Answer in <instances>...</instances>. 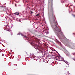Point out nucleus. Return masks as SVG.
Masks as SVG:
<instances>
[{
    "mask_svg": "<svg viewBox=\"0 0 75 75\" xmlns=\"http://www.w3.org/2000/svg\"><path fill=\"white\" fill-rule=\"evenodd\" d=\"M50 15L52 17V20L53 22L55 24V25L56 27L57 28V32H59V33L60 34H63V33L61 32V31L58 27H57V22L56 21V18H55V15L54 14V11H53V8L52 7L51 8V10L50 11Z\"/></svg>",
    "mask_w": 75,
    "mask_h": 75,
    "instance_id": "f257e3e1",
    "label": "nucleus"
},
{
    "mask_svg": "<svg viewBox=\"0 0 75 75\" xmlns=\"http://www.w3.org/2000/svg\"><path fill=\"white\" fill-rule=\"evenodd\" d=\"M56 59L57 60H59V61H62L63 60V58L61 57H60L59 56L57 57H56Z\"/></svg>",
    "mask_w": 75,
    "mask_h": 75,
    "instance_id": "f03ea898",
    "label": "nucleus"
},
{
    "mask_svg": "<svg viewBox=\"0 0 75 75\" xmlns=\"http://www.w3.org/2000/svg\"><path fill=\"white\" fill-rule=\"evenodd\" d=\"M14 14L15 15H17V16H18V15H19V13L18 12H16L14 13Z\"/></svg>",
    "mask_w": 75,
    "mask_h": 75,
    "instance_id": "7ed1b4c3",
    "label": "nucleus"
},
{
    "mask_svg": "<svg viewBox=\"0 0 75 75\" xmlns=\"http://www.w3.org/2000/svg\"><path fill=\"white\" fill-rule=\"evenodd\" d=\"M65 0H62L61 1L62 3H64L65 2Z\"/></svg>",
    "mask_w": 75,
    "mask_h": 75,
    "instance_id": "20e7f679",
    "label": "nucleus"
},
{
    "mask_svg": "<svg viewBox=\"0 0 75 75\" xmlns=\"http://www.w3.org/2000/svg\"><path fill=\"white\" fill-rule=\"evenodd\" d=\"M72 48L74 50H75V45H73V47H72Z\"/></svg>",
    "mask_w": 75,
    "mask_h": 75,
    "instance_id": "39448f33",
    "label": "nucleus"
},
{
    "mask_svg": "<svg viewBox=\"0 0 75 75\" xmlns=\"http://www.w3.org/2000/svg\"><path fill=\"white\" fill-rule=\"evenodd\" d=\"M22 36H23V37H25V38H27V37H26V36L25 35V36H23V34L21 35Z\"/></svg>",
    "mask_w": 75,
    "mask_h": 75,
    "instance_id": "423d86ee",
    "label": "nucleus"
},
{
    "mask_svg": "<svg viewBox=\"0 0 75 75\" xmlns=\"http://www.w3.org/2000/svg\"><path fill=\"white\" fill-rule=\"evenodd\" d=\"M39 15H40V13H38L36 15V16H39Z\"/></svg>",
    "mask_w": 75,
    "mask_h": 75,
    "instance_id": "0eeeda50",
    "label": "nucleus"
},
{
    "mask_svg": "<svg viewBox=\"0 0 75 75\" xmlns=\"http://www.w3.org/2000/svg\"><path fill=\"white\" fill-rule=\"evenodd\" d=\"M72 16L74 17H75V15H74V14H72Z\"/></svg>",
    "mask_w": 75,
    "mask_h": 75,
    "instance_id": "6e6552de",
    "label": "nucleus"
},
{
    "mask_svg": "<svg viewBox=\"0 0 75 75\" xmlns=\"http://www.w3.org/2000/svg\"><path fill=\"white\" fill-rule=\"evenodd\" d=\"M30 13H33V12L32 11H30Z\"/></svg>",
    "mask_w": 75,
    "mask_h": 75,
    "instance_id": "1a4fd4ad",
    "label": "nucleus"
},
{
    "mask_svg": "<svg viewBox=\"0 0 75 75\" xmlns=\"http://www.w3.org/2000/svg\"><path fill=\"white\" fill-rule=\"evenodd\" d=\"M73 59V60H74V61H75V59Z\"/></svg>",
    "mask_w": 75,
    "mask_h": 75,
    "instance_id": "9d476101",
    "label": "nucleus"
},
{
    "mask_svg": "<svg viewBox=\"0 0 75 75\" xmlns=\"http://www.w3.org/2000/svg\"><path fill=\"white\" fill-rule=\"evenodd\" d=\"M3 56H4V54H2V57H3Z\"/></svg>",
    "mask_w": 75,
    "mask_h": 75,
    "instance_id": "9b49d317",
    "label": "nucleus"
},
{
    "mask_svg": "<svg viewBox=\"0 0 75 75\" xmlns=\"http://www.w3.org/2000/svg\"><path fill=\"white\" fill-rule=\"evenodd\" d=\"M73 55H75V53H73Z\"/></svg>",
    "mask_w": 75,
    "mask_h": 75,
    "instance_id": "f8f14e48",
    "label": "nucleus"
},
{
    "mask_svg": "<svg viewBox=\"0 0 75 75\" xmlns=\"http://www.w3.org/2000/svg\"><path fill=\"white\" fill-rule=\"evenodd\" d=\"M39 41V40H38V41Z\"/></svg>",
    "mask_w": 75,
    "mask_h": 75,
    "instance_id": "ddd939ff",
    "label": "nucleus"
},
{
    "mask_svg": "<svg viewBox=\"0 0 75 75\" xmlns=\"http://www.w3.org/2000/svg\"><path fill=\"white\" fill-rule=\"evenodd\" d=\"M16 4H15V6H16Z\"/></svg>",
    "mask_w": 75,
    "mask_h": 75,
    "instance_id": "4468645a",
    "label": "nucleus"
},
{
    "mask_svg": "<svg viewBox=\"0 0 75 75\" xmlns=\"http://www.w3.org/2000/svg\"><path fill=\"white\" fill-rule=\"evenodd\" d=\"M74 34H75V33H73Z\"/></svg>",
    "mask_w": 75,
    "mask_h": 75,
    "instance_id": "2eb2a0df",
    "label": "nucleus"
},
{
    "mask_svg": "<svg viewBox=\"0 0 75 75\" xmlns=\"http://www.w3.org/2000/svg\"><path fill=\"white\" fill-rule=\"evenodd\" d=\"M23 13H24V12H23Z\"/></svg>",
    "mask_w": 75,
    "mask_h": 75,
    "instance_id": "dca6fc26",
    "label": "nucleus"
},
{
    "mask_svg": "<svg viewBox=\"0 0 75 75\" xmlns=\"http://www.w3.org/2000/svg\"><path fill=\"white\" fill-rule=\"evenodd\" d=\"M10 33H11V32H10Z\"/></svg>",
    "mask_w": 75,
    "mask_h": 75,
    "instance_id": "f3484780",
    "label": "nucleus"
},
{
    "mask_svg": "<svg viewBox=\"0 0 75 75\" xmlns=\"http://www.w3.org/2000/svg\"><path fill=\"white\" fill-rule=\"evenodd\" d=\"M53 0H52V1Z\"/></svg>",
    "mask_w": 75,
    "mask_h": 75,
    "instance_id": "a211bd4d",
    "label": "nucleus"
}]
</instances>
